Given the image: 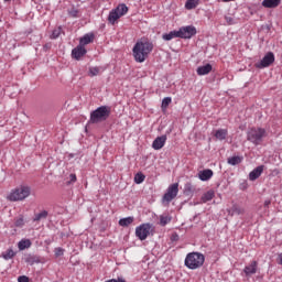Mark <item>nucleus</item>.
I'll use <instances>...</instances> for the list:
<instances>
[{"mask_svg":"<svg viewBox=\"0 0 282 282\" xmlns=\"http://www.w3.org/2000/svg\"><path fill=\"white\" fill-rule=\"evenodd\" d=\"M152 52L153 42H150L149 40L138 41L132 48V54L137 63H144Z\"/></svg>","mask_w":282,"mask_h":282,"instance_id":"obj_1","label":"nucleus"},{"mask_svg":"<svg viewBox=\"0 0 282 282\" xmlns=\"http://www.w3.org/2000/svg\"><path fill=\"white\" fill-rule=\"evenodd\" d=\"M204 261H206V257L200 252H189L185 257L184 265L188 268V270H198L204 265Z\"/></svg>","mask_w":282,"mask_h":282,"instance_id":"obj_2","label":"nucleus"},{"mask_svg":"<svg viewBox=\"0 0 282 282\" xmlns=\"http://www.w3.org/2000/svg\"><path fill=\"white\" fill-rule=\"evenodd\" d=\"M32 195V187L30 185H20L15 187L7 197L9 202H23Z\"/></svg>","mask_w":282,"mask_h":282,"instance_id":"obj_3","label":"nucleus"},{"mask_svg":"<svg viewBox=\"0 0 282 282\" xmlns=\"http://www.w3.org/2000/svg\"><path fill=\"white\" fill-rule=\"evenodd\" d=\"M111 116V107L109 106H100L96 110L90 112V124H98L100 122H105Z\"/></svg>","mask_w":282,"mask_h":282,"instance_id":"obj_4","label":"nucleus"},{"mask_svg":"<svg viewBox=\"0 0 282 282\" xmlns=\"http://www.w3.org/2000/svg\"><path fill=\"white\" fill-rule=\"evenodd\" d=\"M268 137V132L263 128H250L247 131V140L254 144V147H259L263 142V138Z\"/></svg>","mask_w":282,"mask_h":282,"instance_id":"obj_5","label":"nucleus"},{"mask_svg":"<svg viewBox=\"0 0 282 282\" xmlns=\"http://www.w3.org/2000/svg\"><path fill=\"white\" fill-rule=\"evenodd\" d=\"M177 193H180V184L178 183L171 184L162 197V203L163 204L172 203L175 199V197H177Z\"/></svg>","mask_w":282,"mask_h":282,"instance_id":"obj_6","label":"nucleus"},{"mask_svg":"<svg viewBox=\"0 0 282 282\" xmlns=\"http://www.w3.org/2000/svg\"><path fill=\"white\" fill-rule=\"evenodd\" d=\"M152 231H153L152 224H149V223L142 224L135 228V237H138V239H140V241H144V240H147V237H149V235H151Z\"/></svg>","mask_w":282,"mask_h":282,"instance_id":"obj_7","label":"nucleus"},{"mask_svg":"<svg viewBox=\"0 0 282 282\" xmlns=\"http://www.w3.org/2000/svg\"><path fill=\"white\" fill-rule=\"evenodd\" d=\"M197 34V29L193 25L182 26L178 29V39H193Z\"/></svg>","mask_w":282,"mask_h":282,"instance_id":"obj_8","label":"nucleus"},{"mask_svg":"<svg viewBox=\"0 0 282 282\" xmlns=\"http://www.w3.org/2000/svg\"><path fill=\"white\" fill-rule=\"evenodd\" d=\"M272 63H274V53L268 52L260 62L254 64V67H257V69H265V67H270Z\"/></svg>","mask_w":282,"mask_h":282,"instance_id":"obj_9","label":"nucleus"},{"mask_svg":"<svg viewBox=\"0 0 282 282\" xmlns=\"http://www.w3.org/2000/svg\"><path fill=\"white\" fill-rule=\"evenodd\" d=\"M259 270V262L257 260H252L248 265L245 267L243 272L246 276H252V274H257Z\"/></svg>","mask_w":282,"mask_h":282,"instance_id":"obj_10","label":"nucleus"},{"mask_svg":"<svg viewBox=\"0 0 282 282\" xmlns=\"http://www.w3.org/2000/svg\"><path fill=\"white\" fill-rule=\"evenodd\" d=\"M85 54H87V48L80 44L72 51V56L75 58V61H80Z\"/></svg>","mask_w":282,"mask_h":282,"instance_id":"obj_11","label":"nucleus"},{"mask_svg":"<svg viewBox=\"0 0 282 282\" xmlns=\"http://www.w3.org/2000/svg\"><path fill=\"white\" fill-rule=\"evenodd\" d=\"M165 144H166V134H163L161 137H158L153 141L152 149H154V151H160V149H163Z\"/></svg>","mask_w":282,"mask_h":282,"instance_id":"obj_12","label":"nucleus"},{"mask_svg":"<svg viewBox=\"0 0 282 282\" xmlns=\"http://www.w3.org/2000/svg\"><path fill=\"white\" fill-rule=\"evenodd\" d=\"M261 173H263V165H259L256 169H253L250 173H249V180L250 182H254L256 180H259V177H261Z\"/></svg>","mask_w":282,"mask_h":282,"instance_id":"obj_13","label":"nucleus"},{"mask_svg":"<svg viewBox=\"0 0 282 282\" xmlns=\"http://www.w3.org/2000/svg\"><path fill=\"white\" fill-rule=\"evenodd\" d=\"M212 72H213V65H210V64H206L204 66H198L196 69V74L198 76H206Z\"/></svg>","mask_w":282,"mask_h":282,"instance_id":"obj_14","label":"nucleus"},{"mask_svg":"<svg viewBox=\"0 0 282 282\" xmlns=\"http://www.w3.org/2000/svg\"><path fill=\"white\" fill-rule=\"evenodd\" d=\"M24 261L29 263V265H34V263H41V258L32 253H26L24 254Z\"/></svg>","mask_w":282,"mask_h":282,"instance_id":"obj_15","label":"nucleus"},{"mask_svg":"<svg viewBox=\"0 0 282 282\" xmlns=\"http://www.w3.org/2000/svg\"><path fill=\"white\" fill-rule=\"evenodd\" d=\"M214 173L213 170L207 169V170H203L198 173V177L202 182H208V180H210V177H213Z\"/></svg>","mask_w":282,"mask_h":282,"instance_id":"obj_16","label":"nucleus"},{"mask_svg":"<svg viewBox=\"0 0 282 282\" xmlns=\"http://www.w3.org/2000/svg\"><path fill=\"white\" fill-rule=\"evenodd\" d=\"M89 43H94V33H87L79 40V45L85 47V45H89Z\"/></svg>","mask_w":282,"mask_h":282,"instance_id":"obj_17","label":"nucleus"},{"mask_svg":"<svg viewBox=\"0 0 282 282\" xmlns=\"http://www.w3.org/2000/svg\"><path fill=\"white\" fill-rule=\"evenodd\" d=\"M281 6V0H263L262 1V7L263 8H279Z\"/></svg>","mask_w":282,"mask_h":282,"instance_id":"obj_18","label":"nucleus"},{"mask_svg":"<svg viewBox=\"0 0 282 282\" xmlns=\"http://www.w3.org/2000/svg\"><path fill=\"white\" fill-rule=\"evenodd\" d=\"M120 18H121L120 13H118L116 11V9H113L110 11V13L108 15V21H109V23H111V25H116V21H118V19H120Z\"/></svg>","mask_w":282,"mask_h":282,"instance_id":"obj_19","label":"nucleus"},{"mask_svg":"<svg viewBox=\"0 0 282 282\" xmlns=\"http://www.w3.org/2000/svg\"><path fill=\"white\" fill-rule=\"evenodd\" d=\"M163 41H173V39H180V31H171L162 35Z\"/></svg>","mask_w":282,"mask_h":282,"instance_id":"obj_20","label":"nucleus"},{"mask_svg":"<svg viewBox=\"0 0 282 282\" xmlns=\"http://www.w3.org/2000/svg\"><path fill=\"white\" fill-rule=\"evenodd\" d=\"M135 220V218H133V216H129L126 218H121L119 220V226H121L122 228H127L129 226H131V224Z\"/></svg>","mask_w":282,"mask_h":282,"instance_id":"obj_21","label":"nucleus"},{"mask_svg":"<svg viewBox=\"0 0 282 282\" xmlns=\"http://www.w3.org/2000/svg\"><path fill=\"white\" fill-rule=\"evenodd\" d=\"M215 138H216V140H226V138H228V130H226V129H218V130H216V132H215Z\"/></svg>","mask_w":282,"mask_h":282,"instance_id":"obj_22","label":"nucleus"},{"mask_svg":"<svg viewBox=\"0 0 282 282\" xmlns=\"http://www.w3.org/2000/svg\"><path fill=\"white\" fill-rule=\"evenodd\" d=\"M214 197H215V191L209 189L208 192L203 194L200 199H202L203 204H206L207 202H210Z\"/></svg>","mask_w":282,"mask_h":282,"instance_id":"obj_23","label":"nucleus"},{"mask_svg":"<svg viewBox=\"0 0 282 282\" xmlns=\"http://www.w3.org/2000/svg\"><path fill=\"white\" fill-rule=\"evenodd\" d=\"M32 246V241L30 239H22L18 243L19 250H25Z\"/></svg>","mask_w":282,"mask_h":282,"instance_id":"obj_24","label":"nucleus"},{"mask_svg":"<svg viewBox=\"0 0 282 282\" xmlns=\"http://www.w3.org/2000/svg\"><path fill=\"white\" fill-rule=\"evenodd\" d=\"M119 15L124 17L129 12V7L127 4L121 3L115 9Z\"/></svg>","mask_w":282,"mask_h":282,"instance_id":"obj_25","label":"nucleus"},{"mask_svg":"<svg viewBox=\"0 0 282 282\" xmlns=\"http://www.w3.org/2000/svg\"><path fill=\"white\" fill-rule=\"evenodd\" d=\"M243 161V158L241 156H231L227 160V163L230 164V166H237V164H241Z\"/></svg>","mask_w":282,"mask_h":282,"instance_id":"obj_26","label":"nucleus"},{"mask_svg":"<svg viewBox=\"0 0 282 282\" xmlns=\"http://www.w3.org/2000/svg\"><path fill=\"white\" fill-rule=\"evenodd\" d=\"M184 195H186L187 197L193 195V193H195V187L193 186L192 183H186L184 185V191H183Z\"/></svg>","mask_w":282,"mask_h":282,"instance_id":"obj_27","label":"nucleus"},{"mask_svg":"<svg viewBox=\"0 0 282 282\" xmlns=\"http://www.w3.org/2000/svg\"><path fill=\"white\" fill-rule=\"evenodd\" d=\"M14 257H17V252H14L12 249H8L7 251L2 252V258L6 261H10V259H14Z\"/></svg>","mask_w":282,"mask_h":282,"instance_id":"obj_28","label":"nucleus"},{"mask_svg":"<svg viewBox=\"0 0 282 282\" xmlns=\"http://www.w3.org/2000/svg\"><path fill=\"white\" fill-rule=\"evenodd\" d=\"M199 6V0H187L185 3L186 10H195Z\"/></svg>","mask_w":282,"mask_h":282,"instance_id":"obj_29","label":"nucleus"},{"mask_svg":"<svg viewBox=\"0 0 282 282\" xmlns=\"http://www.w3.org/2000/svg\"><path fill=\"white\" fill-rule=\"evenodd\" d=\"M229 213H231V215H243L246 210L241 208L239 205H232Z\"/></svg>","mask_w":282,"mask_h":282,"instance_id":"obj_30","label":"nucleus"},{"mask_svg":"<svg viewBox=\"0 0 282 282\" xmlns=\"http://www.w3.org/2000/svg\"><path fill=\"white\" fill-rule=\"evenodd\" d=\"M50 214L47 213V210H42L39 214H35L33 221H42V219H47V216Z\"/></svg>","mask_w":282,"mask_h":282,"instance_id":"obj_31","label":"nucleus"},{"mask_svg":"<svg viewBox=\"0 0 282 282\" xmlns=\"http://www.w3.org/2000/svg\"><path fill=\"white\" fill-rule=\"evenodd\" d=\"M68 15L72 17L73 19H78L80 17V11L73 7L68 9Z\"/></svg>","mask_w":282,"mask_h":282,"instance_id":"obj_32","label":"nucleus"},{"mask_svg":"<svg viewBox=\"0 0 282 282\" xmlns=\"http://www.w3.org/2000/svg\"><path fill=\"white\" fill-rule=\"evenodd\" d=\"M144 180H147V176L144 174H142V172H139L134 175L135 184H142V182H144Z\"/></svg>","mask_w":282,"mask_h":282,"instance_id":"obj_33","label":"nucleus"},{"mask_svg":"<svg viewBox=\"0 0 282 282\" xmlns=\"http://www.w3.org/2000/svg\"><path fill=\"white\" fill-rule=\"evenodd\" d=\"M171 102H173V99L171 97L163 98L162 104H161V108L162 109H169V105H171Z\"/></svg>","mask_w":282,"mask_h":282,"instance_id":"obj_34","label":"nucleus"},{"mask_svg":"<svg viewBox=\"0 0 282 282\" xmlns=\"http://www.w3.org/2000/svg\"><path fill=\"white\" fill-rule=\"evenodd\" d=\"M100 74V68L99 67H90L88 70V76H98Z\"/></svg>","mask_w":282,"mask_h":282,"instance_id":"obj_35","label":"nucleus"},{"mask_svg":"<svg viewBox=\"0 0 282 282\" xmlns=\"http://www.w3.org/2000/svg\"><path fill=\"white\" fill-rule=\"evenodd\" d=\"M166 224H171V217L160 216V225L161 226H166Z\"/></svg>","mask_w":282,"mask_h":282,"instance_id":"obj_36","label":"nucleus"},{"mask_svg":"<svg viewBox=\"0 0 282 282\" xmlns=\"http://www.w3.org/2000/svg\"><path fill=\"white\" fill-rule=\"evenodd\" d=\"M24 225H25V221L23 220V217L18 218V219L15 220V223H14V226H15L17 228H23Z\"/></svg>","mask_w":282,"mask_h":282,"instance_id":"obj_37","label":"nucleus"},{"mask_svg":"<svg viewBox=\"0 0 282 282\" xmlns=\"http://www.w3.org/2000/svg\"><path fill=\"white\" fill-rule=\"evenodd\" d=\"M65 250L61 247L55 248V257H63Z\"/></svg>","mask_w":282,"mask_h":282,"instance_id":"obj_38","label":"nucleus"},{"mask_svg":"<svg viewBox=\"0 0 282 282\" xmlns=\"http://www.w3.org/2000/svg\"><path fill=\"white\" fill-rule=\"evenodd\" d=\"M61 36V29H56L52 33V39H58Z\"/></svg>","mask_w":282,"mask_h":282,"instance_id":"obj_39","label":"nucleus"},{"mask_svg":"<svg viewBox=\"0 0 282 282\" xmlns=\"http://www.w3.org/2000/svg\"><path fill=\"white\" fill-rule=\"evenodd\" d=\"M18 282H30V278L28 275H20Z\"/></svg>","mask_w":282,"mask_h":282,"instance_id":"obj_40","label":"nucleus"},{"mask_svg":"<svg viewBox=\"0 0 282 282\" xmlns=\"http://www.w3.org/2000/svg\"><path fill=\"white\" fill-rule=\"evenodd\" d=\"M76 182V174H70L69 175V184H74Z\"/></svg>","mask_w":282,"mask_h":282,"instance_id":"obj_41","label":"nucleus"},{"mask_svg":"<svg viewBox=\"0 0 282 282\" xmlns=\"http://www.w3.org/2000/svg\"><path fill=\"white\" fill-rule=\"evenodd\" d=\"M106 282H126V281L123 279H121V278H118V279L107 280Z\"/></svg>","mask_w":282,"mask_h":282,"instance_id":"obj_42","label":"nucleus"},{"mask_svg":"<svg viewBox=\"0 0 282 282\" xmlns=\"http://www.w3.org/2000/svg\"><path fill=\"white\" fill-rule=\"evenodd\" d=\"M270 204H272V200L270 199L264 200V208H268Z\"/></svg>","mask_w":282,"mask_h":282,"instance_id":"obj_43","label":"nucleus"},{"mask_svg":"<svg viewBox=\"0 0 282 282\" xmlns=\"http://www.w3.org/2000/svg\"><path fill=\"white\" fill-rule=\"evenodd\" d=\"M279 264L282 265V253L279 254Z\"/></svg>","mask_w":282,"mask_h":282,"instance_id":"obj_44","label":"nucleus"},{"mask_svg":"<svg viewBox=\"0 0 282 282\" xmlns=\"http://www.w3.org/2000/svg\"><path fill=\"white\" fill-rule=\"evenodd\" d=\"M227 22L230 23L232 21V18H226Z\"/></svg>","mask_w":282,"mask_h":282,"instance_id":"obj_45","label":"nucleus"},{"mask_svg":"<svg viewBox=\"0 0 282 282\" xmlns=\"http://www.w3.org/2000/svg\"><path fill=\"white\" fill-rule=\"evenodd\" d=\"M50 48V46L47 44L44 45V50H47Z\"/></svg>","mask_w":282,"mask_h":282,"instance_id":"obj_46","label":"nucleus"}]
</instances>
